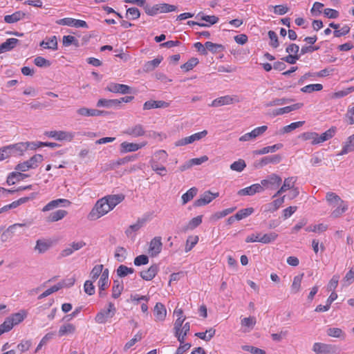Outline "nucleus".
<instances>
[{
  "instance_id": "1",
  "label": "nucleus",
  "mask_w": 354,
  "mask_h": 354,
  "mask_svg": "<svg viewBox=\"0 0 354 354\" xmlns=\"http://www.w3.org/2000/svg\"><path fill=\"white\" fill-rule=\"evenodd\" d=\"M24 151H26V147L23 142L2 147L0 148V161L11 156H22Z\"/></svg>"
},
{
  "instance_id": "2",
  "label": "nucleus",
  "mask_w": 354,
  "mask_h": 354,
  "mask_svg": "<svg viewBox=\"0 0 354 354\" xmlns=\"http://www.w3.org/2000/svg\"><path fill=\"white\" fill-rule=\"evenodd\" d=\"M111 210L110 205L107 203V200L102 198L97 201L88 217L90 220H96Z\"/></svg>"
},
{
  "instance_id": "3",
  "label": "nucleus",
  "mask_w": 354,
  "mask_h": 354,
  "mask_svg": "<svg viewBox=\"0 0 354 354\" xmlns=\"http://www.w3.org/2000/svg\"><path fill=\"white\" fill-rule=\"evenodd\" d=\"M43 161V156L41 154H35L32 156L29 160L17 164L15 169L21 172H25L30 169H35L38 167L39 164Z\"/></svg>"
},
{
  "instance_id": "4",
  "label": "nucleus",
  "mask_w": 354,
  "mask_h": 354,
  "mask_svg": "<svg viewBox=\"0 0 354 354\" xmlns=\"http://www.w3.org/2000/svg\"><path fill=\"white\" fill-rule=\"evenodd\" d=\"M312 350L316 354H339L341 351L339 347L335 344L321 342L315 343Z\"/></svg>"
},
{
  "instance_id": "5",
  "label": "nucleus",
  "mask_w": 354,
  "mask_h": 354,
  "mask_svg": "<svg viewBox=\"0 0 354 354\" xmlns=\"http://www.w3.org/2000/svg\"><path fill=\"white\" fill-rule=\"evenodd\" d=\"M116 313L113 303L109 302L107 309L100 310L95 316V321L97 324H105L109 318L113 317Z\"/></svg>"
},
{
  "instance_id": "6",
  "label": "nucleus",
  "mask_w": 354,
  "mask_h": 354,
  "mask_svg": "<svg viewBox=\"0 0 354 354\" xmlns=\"http://www.w3.org/2000/svg\"><path fill=\"white\" fill-rule=\"evenodd\" d=\"M45 135L57 140L67 142L71 141L75 137L74 133L64 131H46Z\"/></svg>"
},
{
  "instance_id": "7",
  "label": "nucleus",
  "mask_w": 354,
  "mask_h": 354,
  "mask_svg": "<svg viewBox=\"0 0 354 354\" xmlns=\"http://www.w3.org/2000/svg\"><path fill=\"white\" fill-rule=\"evenodd\" d=\"M281 178L275 174H272L268 176L266 179H263L261 181V185L267 189H277L281 183Z\"/></svg>"
},
{
  "instance_id": "8",
  "label": "nucleus",
  "mask_w": 354,
  "mask_h": 354,
  "mask_svg": "<svg viewBox=\"0 0 354 354\" xmlns=\"http://www.w3.org/2000/svg\"><path fill=\"white\" fill-rule=\"evenodd\" d=\"M31 222H26L23 223H15L13 225H10L1 235V241L3 243L7 242L10 239H11L14 235L15 230L17 227H28L31 225Z\"/></svg>"
},
{
  "instance_id": "9",
  "label": "nucleus",
  "mask_w": 354,
  "mask_h": 354,
  "mask_svg": "<svg viewBox=\"0 0 354 354\" xmlns=\"http://www.w3.org/2000/svg\"><path fill=\"white\" fill-rule=\"evenodd\" d=\"M207 135V131L203 130L201 132L196 133L183 138H181L176 142L175 145L177 147L184 146L188 144H192L195 141L199 140Z\"/></svg>"
},
{
  "instance_id": "10",
  "label": "nucleus",
  "mask_w": 354,
  "mask_h": 354,
  "mask_svg": "<svg viewBox=\"0 0 354 354\" xmlns=\"http://www.w3.org/2000/svg\"><path fill=\"white\" fill-rule=\"evenodd\" d=\"M218 192L212 193L210 191H206L201 195L200 198L194 201V206L201 207L209 204L213 199L218 197Z\"/></svg>"
},
{
  "instance_id": "11",
  "label": "nucleus",
  "mask_w": 354,
  "mask_h": 354,
  "mask_svg": "<svg viewBox=\"0 0 354 354\" xmlns=\"http://www.w3.org/2000/svg\"><path fill=\"white\" fill-rule=\"evenodd\" d=\"M59 25L68 26L75 28H88V24L85 21L80 19H75L73 18H64L57 21Z\"/></svg>"
},
{
  "instance_id": "12",
  "label": "nucleus",
  "mask_w": 354,
  "mask_h": 354,
  "mask_svg": "<svg viewBox=\"0 0 354 354\" xmlns=\"http://www.w3.org/2000/svg\"><path fill=\"white\" fill-rule=\"evenodd\" d=\"M268 127L266 125L257 127L254 129L251 132L245 133L243 136L239 138V141L245 142L255 139L257 137L262 135L266 130Z\"/></svg>"
},
{
  "instance_id": "13",
  "label": "nucleus",
  "mask_w": 354,
  "mask_h": 354,
  "mask_svg": "<svg viewBox=\"0 0 354 354\" xmlns=\"http://www.w3.org/2000/svg\"><path fill=\"white\" fill-rule=\"evenodd\" d=\"M281 160V156L279 154L268 156L262 158L259 162L254 163L257 168H262L268 164H278Z\"/></svg>"
},
{
  "instance_id": "14",
  "label": "nucleus",
  "mask_w": 354,
  "mask_h": 354,
  "mask_svg": "<svg viewBox=\"0 0 354 354\" xmlns=\"http://www.w3.org/2000/svg\"><path fill=\"white\" fill-rule=\"evenodd\" d=\"M107 90L112 93L129 94L132 93V88L126 84L111 83L107 86Z\"/></svg>"
},
{
  "instance_id": "15",
  "label": "nucleus",
  "mask_w": 354,
  "mask_h": 354,
  "mask_svg": "<svg viewBox=\"0 0 354 354\" xmlns=\"http://www.w3.org/2000/svg\"><path fill=\"white\" fill-rule=\"evenodd\" d=\"M147 220V218H139L136 223L131 225L125 230V234L129 238H134L135 234H133V232H138L142 226H144Z\"/></svg>"
},
{
  "instance_id": "16",
  "label": "nucleus",
  "mask_w": 354,
  "mask_h": 354,
  "mask_svg": "<svg viewBox=\"0 0 354 354\" xmlns=\"http://www.w3.org/2000/svg\"><path fill=\"white\" fill-rule=\"evenodd\" d=\"M161 240L160 236H156L151 239L149 248V253L151 257H156L161 252L162 247Z\"/></svg>"
},
{
  "instance_id": "17",
  "label": "nucleus",
  "mask_w": 354,
  "mask_h": 354,
  "mask_svg": "<svg viewBox=\"0 0 354 354\" xmlns=\"http://www.w3.org/2000/svg\"><path fill=\"white\" fill-rule=\"evenodd\" d=\"M71 203L67 200L64 198H58L56 200H53L47 203L42 209L43 212H48L52 210L59 206L61 207H67L69 206Z\"/></svg>"
},
{
  "instance_id": "18",
  "label": "nucleus",
  "mask_w": 354,
  "mask_h": 354,
  "mask_svg": "<svg viewBox=\"0 0 354 354\" xmlns=\"http://www.w3.org/2000/svg\"><path fill=\"white\" fill-rule=\"evenodd\" d=\"M146 145V142L138 144L128 142H123L120 144V152L122 153L134 152Z\"/></svg>"
},
{
  "instance_id": "19",
  "label": "nucleus",
  "mask_w": 354,
  "mask_h": 354,
  "mask_svg": "<svg viewBox=\"0 0 354 354\" xmlns=\"http://www.w3.org/2000/svg\"><path fill=\"white\" fill-rule=\"evenodd\" d=\"M263 191V187L259 184H253L249 187L241 189L238 192L239 196H252L256 193H260Z\"/></svg>"
},
{
  "instance_id": "20",
  "label": "nucleus",
  "mask_w": 354,
  "mask_h": 354,
  "mask_svg": "<svg viewBox=\"0 0 354 354\" xmlns=\"http://www.w3.org/2000/svg\"><path fill=\"white\" fill-rule=\"evenodd\" d=\"M158 270V266L155 263L151 265L147 270L141 271L140 276L145 281H151L156 277Z\"/></svg>"
},
{
  "instance_id": "21",
  "label": "nucleus",
  "mask_w": 354,
  "mask_h": 354,
  "mask_svg": "<svg viewBox=\"0 0 354 354\" xmlns=\"http://www.w3.org/2000/svg\"><path fill=\"white\" fill-rule=\"evenodd\" d=\"M124 133L131 136L134 138L142 136L145 133V131L144 129V127L142 124H138L133 127H131L127 128L124 131Z\"/></svg>"
},
{
  "instance_id": "22",
  "label": "nucleus",
  "mask_w": 354,
  "mask_h": 354,
  "mask_svg": "<svg viewBox=\"0 0 354 354\" xmlns=\"http://www.w3.org/2000/svg\"><path fill=\"white\" fill-rule=\"evenodd\" d=\"M336 132V128L331 127L329 129H328L324 133H322L320 136L317 133V140L312 142L313 145H317L322 142H324L331 138H333Z\"/></svg>"
},
{
  "instance_id": "23",
  "label": "nucleus",
  "mask_w": 354,
  "mask_h": 354,
  "mask_svg": "<svg viewBox=\"0 0 354 354\" xmlns=\"http://www.w3.org/2000/svg\"><path fill=\"white\" fill-rule=\"evenodd\" d=\"M28 176L29 175L23 174L19 171H13L8 175L6 182L8 185H12L15 184L17 182L23 180L24 179L28 178Z\"/></svg>"
},
{
  "instance_id": "24",
  "label": "nucleus",
  "mask_w": 354,
  "mask_h": 354,
  "mask_svg": "<svg viewBox=\"0 0 354 354\" xmlns=\"http://www.w3.org/2000/svg\"><path fill=\"white\" fill-rule=\"evenodd\" d=\"M156 321H164L167 315V310L162 303H157L153 309Z\"/></svg>"
},
{
  "instance_id": "25",
  "label": "nucleus",
  "mask_w": 354,
  "mask_h": 354,
  "mask_svg": "<svg viewBox=\"0 0 354 354\" xmlns=\"http://www.w3.org/2000/svg\"><path fill=\"white\" fill-rule=\"evenodd\" d=\"M169 104L168 102L162 100H149L145 102L143 105V109L149 110L156 108H167L169 106Z\"/></svg>"
},
{
  "instance_id": "26",
  "label": "nucleus",
  "mask_w": 354,
  "mask_h": 354,
  "mask_svg": "<svg viewBox=\"0 0 354 354\" xmlns=\"http://www.w3.org/2000/svg\"><path fill=\"white\" fill-rule=\"evenodd\" d=\"M296 182L295 177H289L284 180L283 185L281 188L277 192V193L273 196V197H277L280 196L281 194L285 192L286 190L290 189L294 187L295 183Z\"/></svg>"
},
{
  "instance_id": "27",
  "label": "nucleus",
  "mask_w": 354,
  "mask_h": 354,
  "mask_svg": "<svg viewBox=\"0 0 354 354\" xmlns=\"http://www.w3.org/2000/svg\"><path fill=\"white\" fill-rule=\"evenodd\" d=\"M328 336L344 340L346 337V333L339 328L329 327L326 330Z\"/></svg>"
},
{
  "instance_id": "28",
  "label": "nucleus",
  "mask_w": 354,
  "mask_h": 354,
  "mask_svg": "<svg viewBox=\"0 0 354 354\" xmlns=\"http://www.w3.org/2000/svg\"><path fill=\"white\" fill-rule=\"evenodd\" d=\"M26 14L22 11H16L12 15L4 16V21L7 24H14L25 18Z\"/></svg>"
},
{
  "instance_id": "29",
  "label": "nucleus",
  "mask_w": 354,
  "mask_h": 354,
  "mask_svg": "<svg viewBox=\"0 0 354 354\" xmlns=\"http://www.w3.org/2000/svg\"><path fill=\"white\" fill-rule=\"evenodd\" d=\"M96 106L97 107H104L106 109L117 108L120 106V102L115 99L108 100L102 98L97 101Z\"/></svg>"
},
{
  "instance_id": "30",
  "label": "nucleus",
  "mask_w": 354,
  "mask_h": 354,
  "mask_svg": "<svg viewBox=\"0 0 354 354\" xmlns=\"http://www.w3.org/2000/svg\"><path fill=\"white\" fill-rule=\"evenodd\" d=\"M19 43V40L16 38H9L6 41L0 44V48L2 53L10 51L17 44Z\"/></svg>"
},
{
  "instance_id": "31",
  "label": "nucleus",
  "mask_w": 354,
  "mask_h": 354,
  "mask_svg": "<svg viewBox=\"0 0 354 354\" xmlns=\"http://www.w3.org/2000/svg\"><path fill=\"white\" fill-rule=\"evenodd\" d=\"M46 41L43 40L39 46L44 48L57 50V40L56 36L46 37Z\"/></svg>"
},
{
  "instance_id": "32",
  "label": "nucleus",
  "mask_w": 354,
  "mask_h": 354,
  "mask_svg": "<svg viewBox=\"0 0 354 354\" xmlns=\"http://www.w3.org/2000/svg\"><path fill=\"white\" fill-rule=\"evenodd\" d=\"M233 103V98L230 95H225L214 100L210 104L211 106L218 107L223 105H228Z\"/></svg>"
},
{
  "instance_id": "33",
  "label": "nucleus",
  "mask_w": 354,
  "mask_h": 354,
  "mask_svg": "<svg viewBox=\"0 0 354 354\" xmlns=\"http://www.w3.org/2000/svg\"><path fill=\"white\" fill-rule=\"evenodd\" d=\"M104 198L107 200V203L110 205V208L112 210L118 204L124 199V196L123 194H115L109 195Z\"/></svg>"
},
{
  "instance_id": "34",
  "label": "nucleus",
  "mask_w": 354,
  "mask_h": 354,
  "mask_svg": "<svg viewBox=\"0 0 354 354\" xmlns=\"http://www.w3.org/2000/svg\"><path fill=\"white\" fill-rule=\"evenodd\" d=\"M326 199L328 204L333 207L339 205V204H343L344 202L334 192H328L326 196Z\"/></svg>"
},
{
  "instance_id": "35",
  "label": "nucleus",
  "mask_w": 354,
  "mask_h": 354,
  "mask_svg": "<svg viewBox=\"0 0 354 354\" xmlns=\"http://www.w3.org/2000/svg\"><path fill=\"white\" fill-rule=\"evenodd\" d=\"M283 145L281 143L275 144L272 146L265 147L261 149L254 151V153L256 155H263L268 153H274L277 150L282 148Z\"/></svg>"
},
{
  "instance_id": "36",
  "label": "nucleus",
  "mask_w": 354,
  "mask_h": 354,
  "mask_svg": "<svg viewBox=\"0 0 354 354\" xmlns=\"http://www.w3.org/2000/svg\"><path fill=\"white\" fill-rule=\"evenodd\" d=\"M124 289L123 281L118 279L114 280L112 287V297L114 299L118 298Z\"/></svg>"
},
{
  "instance_id": "37",
  "label": "nucleus",
  "mask_w": 354,
  "mask_h": 354,
  "mask_svg": "<svg viewBox=\"0 0 354 354\" xmlns=\"http://www.w3.org/2000/svg\"><path fill=\"white\" fill-rule=\"evenodd\" d=\"M162 59L163 57L160 56L153 59V60L147 62L143 66L144 71L146 72L153 71L156 67L159 66Z\"/></svg>"
},
{
  "instance_id": "38",
  "label": "nucleus",
  "mask_w": 354,
  "mask_h": 354,
  "mask_svg": "<svg viewBox=\"0 0 354 354\" xmlns=\"http://www.w3.org/2000/svg\"><path fill=\"white\" fill-rule=\"evenodd\" d=\"M77 112L79 115H83V116H98V115H101L103 113L100 110L88 109L86 107H82V108L79 109L77 111Z\"/></svg>"
},
{
  "instance_id": "39",
  "label": "nucleus",
  "mask_w": 354,
  "mask_h": 354,
  "mask_svg": "<svg viewBox=\"0 0 354 354\" xmlns=\"http://www.w3.org/2000/svg\"><path fill=\"white\" fill-rule=\"evenodd\" d=\"M67 214V212L64 209H59L49 214L46 221L48 222H55L62 219Z\"/></svg>"
},
{
  "instance_id": "40",
  "label": "nucleus",
  "mask_w": 354,
  "mask_h": 354,
  "mask_svg": "<svg viewBox=\"0 0 354 354\" xmlns=\"http://www.w3.org/2000/svg\"><path fill=\"white\" fill-rule=\"evenodd\" d=\"M51 246V244L48 241L44 240L38 239L36 241V245L35 246V250L37 251L39 254L46 252Z\"/></svg>"
},
{
  "instance_id": "41",
  "label": "nucleus",
  "mask_w": 354,
  "mask_h": 354,
  "mask_svg": "<svg viewBox=\"0 0 354 354\" xmlns=\"http://www.w3.org/2000/svg\"><path fill=\"white\" fill-rule=\"evenodd\" d=\"M295 100L293 98H288V97H282V98H276L268 102L266 106L267 107L274 106H280L286 104L291 103L294 102Z\"/></svg>"
},
{
  "instance_id": "42",
  "label": "nucleus",
  "mask_w": 354,
  "mask_h": 354,
  "mask_svg": "<svg viewBox=\"0 0 354 354\" xmlns=\"http://www.w3.org/2000/svg\"><path fill=\"white\" fill-rule=\"evenodd\" d=\"M205 46L207 50L214 54L218 52H222L225 50V47L222 44H215L212 41H206L205 43Z\"/></svg>"
},
{
  "instance_id": "43",
  "label": "nucleus",
  "mask_w": 354,
  "mask_h": 354,
  "mask_svg": "<svg viewBox=\"0 0 354 354\" xmlns=\"http://www.w3.org/2000/svg\"><path fill=\"white\" fill-rule=\"evenodd\" d=\"M216 330L215 329L211 328L209 330H207L205 332H198L195 334V336L198 338L208 342L215 335Z\"/></svg>"
},
{
  "instance_id": "44",
  "label": "nucleus",
  "mask_w": 354,
  "mask_h": 354,
  "mask_svg": "<svg viewBox=\"0 0 354 354\" xmlns=\"http://www.w3.org/2000/svg\"><path fill=\"white\" fill-rule=\"evenodd\" d=\"M304 277V273L295 276L293 279L292 284L291 286V292L293 294L297 293L300 290L301 281Z\"/></svg>"
},
{
  "instance_id": "45",
  "label": "nucleus",
  "mask_w": 354,
  "mask_h": 354,
  "mask_svg": "<svg viewBox=\"0 0 354 354\" xmlns=\"http://www.w3.org/2000/svg\"><path fill=\"white\" fill-rule=\"evenodd\" d=\"M198 189L197 188L193 187L187 191L186 193L183 194L181 198L183 201V204L185 205L191 200L194 198V197L197 194Z\"/></svg>"
},
{
  "instance_id": "46",
  "label": "nucleus",
  "mask_w": 354,
  "mask_h": 354,
  "mask_svg": "<svg viewBox=\"0 0 354 354\" xmlns=\"http://www.w3.org/2000/svg\"><path fill=\"white\" fill-rule=\"evenodd\" d=\"M75 327L72 324H67L65 325H62L60 326L59 330L58 331V335L59 337H62L68 334H72L75 332Z\"/></svg>"
},
{
  "instance_id": "47",
  "label": "nucleus",
  "mask_w": 354,
  "mask_h": 354,
  "mask_svg": "<svg viewBox=\"0 0 354 354\" xmlns=\"http://www.w3.org/2000/svg\"><path fill=\"white\" fill-rule=\"evenodd\" d=\"M354 150V134L350 136L345 142L340 154H346Z\"/></svg>"
},
{
  "instance_id": "48",
  "label": "nucleus",
  "mask_w": 354,
  "mask_h": 354,
  "mask_svg": "<svg viewBox=\"0 0 354 354\" xmlns=\"http://www.w3.org/2000/svg\"><path fill=\"white\" fill-rule=\"evenodd\" d=\"M277 236L278 234L274 232L265 234L263 236H260L259 242L264 244H268L274 241Z\"/></svg>"
},
{
  "instance_id": "49",
  "label": "nucleus",
  "mask_w": 354,
  "mask_h": 354,
  "mask_svg": "<svg viewBox=\"0 0 354 354\" xmlns=\"http://www.w3.org/2000/svg\"><path fill=\"white\" fill-rule=\"evenodd\" d=\"M236 209V207L227 208L221 212H217L211 216L212 221H217L225 216L232 213Z\"/></svg>"
},
{
  "instance_id": "50",
  "label": "nucleus",
  "mask_w": 354,
  "mask_h": 354,
  "mask_svg": "<svg viewBox=\"0 0 354 354\" xmlns=\"http://www.w3.org/2000/svg\"><path fill=\"white\" fill-rule=\"evenodd\" d=\"M284 198L285 196H282L281 198H277L274 201H273L272 203H269L268 205V211L274 212L277 209H278L282 204L284 203Z\"/></svg>"
},
{
  "instance_id": "51",
  "label": "nucleus",
  "mask_w": 354,
  "mask_h": 354,
  "mask_svg": "<svg viewBox=\"0 0 354 354\" xmlns=\"http://www.w3.org/2000/svg\"><path fill=\"white\" fill-rule=\"evenodd\" d=\"M116 272H117L118 276L122 278V277L127 276L129 274L133 273L134 269L132 268H128L127 266H126L124 265H120L117 268Z\"/></svg>"
},
{
  "instance_id": "52",
  "label": "nucleus",
  "mask_w": 354,
  "mask_h": 354,
  "mask_svg": "<svg viewBox=\"0 0 354 354\" xmlns=\"http://www.w3.org/2000/svg\"><path fill=\"white\" fill-rule=\"evenodd\" d=\"M253 212L254 209L252 207L241 209L236 212L235 218H236L237 221H240L251 215Z\"/></svg>"
},
{
  "instance_id": "53",
  "label": "nucleus",
  "mask_w": 354,
  "mask_h": 354,
  "mask_svg": "<svg viewBox=\"0 0 354 354\" xmlns=\"http://www.w3.org/2000/svg\"><path fill=\"white\" fill-rule=\"evenodd\" d=\"M323 86L321 84H313L305 86L301 88L303 93H311L313 91H319L322 90Z\"/></svg>"
},
{
  "instance_id": "54",
  "label": "nucleus",
  "mask_w": 354,
  "mask_h": 354,
  "mask_svg": "<svg viewBox=\"0 0 354 354\" xmlns=\"http://www.w3.org/2000/svg\"><path fill=\"white\" fill-rule=\"evenodd\" d=\"M199 61L196 57H192L186 63L181 65L180 68L185 71L187 72L193 69L198 64Z\"/></svg>"
},
{
  "instance_id": "55",
  "label": "nucleus",
  "mask_w": 354,
  "mask_h": 354,
  "mask_svg": "<svg viewBox=\"0 0 354 354\" xmlns=\"http://www.w3.org/2000/svg\"><path fill=\"white\" fill-rule=\"evenodd\" d=\"M13 321L7 317L5 321L0 325V335L10 331L13 328Z\"/></svg>"
},
{
  "instance_id": "56",
  "label": "nucleus",
  "mask_w": 354,
  "mask_h": 354,
  "mask_svg": "<svg viewBox=\"0 0 354 354\" xmlns=\"http://www.w3.org/2000/svg\"><path fill=\"white\" fill-rule=\"evenodd\" d=\"M347 209L348 205L345 203V202H344L343 204H339V205H337V208L332 212L330 216L333 218H338L342 214H344Z\"/></svg>"
},
{
  "instance_id": "57",
  "label": "nucleus",
  "mask_w": 354,
  "mask_h": 354,
  "mask_svg": "<svg viewBox=\"0 0 354 354\" xmlns=\"http://www.w3.org/2000/svg\"><path fill=\"white\" fill-rule=\"evenodd\" d=\"M245 167V162L242 159H239L237 161H234L233 163L230 165V169L232 171H236L238 172L242 171Z\"/></svg>"
},
{
  "instance_id": "58",
  "label": "nucleus",
  "mask_w": 354,
  "mask_h": 354,
  "mask_svg": "<svg viewBox=\"0 0 354 354\" xmlns=\"http://www.w3.org/2000/svg\"><path fill=\"white\" fill-rule=\"evenodd\" d=\"M198 239V236H189L187 239L185 251L186 252H189L196 245Z\"/></svg>"
},
{
  "instance_id": "59",
  "label": "nucleus",
  "mask_w": 354,
  "mask_h": 354,
  "mask_svg": "<svg viewBox=\"0 0 354 354\" xmlns=\"http://www.w3.org/2000/svg\"><path fill=\"white\" fill-rule=\"evenodd\" d=\"M103 265H96L93 267L92 270L90 272V277L92 279L93 281H95L97 279V278L100 277V274L102 273V271L103 270Z\"/></svg>"
},
{
  "instance_id": "60",
  "label": "nucleus",
  "mask_w": 354,
  "mask_h": 354,
  "mask_svg": "<svg viewBox=\"0 0 354 354\" xmlns=\"http://www.w3.org/2000/svg\"><path fill=\"white\" fill-rule=\"evenodd\" d=\"M72 44L76 47H78L79 41L72 35H66L63 37V45L64 46H69Z\"/></svg>"
},
{
  "instance_id": "61",
  "label": "nucleus",
  "mask_w": 354,
  "mask_h": 354,
  "mask_svg": "<svg viewBox=\"0 0 354 354\" xmlns=\"http://www.w3.org/2000/svg\"><path fill=\"white\" fill-rule=\"evenodd\" d=\"M140 12L137 8H129L127 10L126 17L131 20H135L140 17Z\"/></svg>"
},
{
  "instance_id": "62",
  "label": "nucleus",
  "mask_w": 354,
  "mask_h": 354,
  "mask_svg": "<svg viewBox=\"0 0 354 354\" xmlns=\"http://www.w3.org/2000/svg\"><path fill=\"white\" fill-rule=\"evenodd\" d=\"M158 7H160L159 12L160 13H167L170 12H174L177 10V6L174 5H171L169 3H159Z\"/></svg>"
},
{
  "instance_id": "63",
  "label": "nucleus",
  "mask_w": 354,
  "mask_h": 354,
  "mask_svg": "<svg viewBox=\"0 0 354 354\" xmlns=\"http://www.w3.org/2000/svg\"><path fill=\"white\" fill-rule=\"evenodd\" d=\"M304 121H299V122H292L287 126H285L283 127L282 129V132L283 133H290L292 131L301 127L303 124H304Z\"/></svg>"
},
{
  "instance_id": "64",
  "label": "nucleus",
  "mask_w": 354,
  "mask_h": 354,
  "mask_svg": "<svg viewBox=\"0 0 354 354\" xmlns=\"http://www.w3.org/2000/svg\"><path fill=\"white\" fill-rule=\"evenodd\" d=\"M268 35L270 39V46L274 48H277L279 46V42L276 32L273 30H269Z\"/></svg>"
}]
</instances>
